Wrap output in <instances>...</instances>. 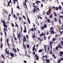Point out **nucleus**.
I'll use <instances>...</instances> for the list:
<instances>
[{
    "mask_svg": "<svg viewBox=\"0 0 63 63\" xmlns=\"http://www.w3.org/2000/svg\"><path fill=\"white\" fill-rule=\"evenodd\" d=\"M35 8H33V13H35L36 12V10H35Z\"/></svg>",
    "mask_w": 63,
    "mask_h": 63,
    "instance_id": "30",
    "label": "nucleus"
},
{
    "mask_svg": "<svg viewBox=\"0 0 63 63\" xmlns=\"http://www.w3.org/2000/svg\"><path fill=\"white\" fill-rule=\"evenodd\" d=\"M15 24H16V25H15V27H18V25H17V24H16V22H15Z\"/></svg>",
    "mask_w": 63,
    "mask_h": 63,
    "instance_id": "21",
    "label": "nucleus"
},
{
    "mask_svg": "<svg viewBox=\"0 0 63 63\" xmlns=\"http://www.w3.org/2000/svg\"><path fill=\"white\" fill-rule=\"evenodd\" d=\"M50 30H51V31H52V30H53V27H51L50 28Z\"/></svg>",
    "mask_w": 63,
    "mask_h": 63,
    "instance_id": "26",
    "label": "nucleus"
},
{
    "mask_svg": "<svg viewBox=\"0 0 63 63\" xmlns=\"http://www.w3.org/2000/svg\"><path fill=\"white\" fill-rule=\"evenodd\" d=\"M31 30L32 31H34V30H33V28H32L31 29Z\"/></svg>",
    "mask_w": 63,
    "mask_h": 63,
    "instance_id": "62",
    "label": "nucleus"
},
{
    "mask_svg": "<svg viewBox=\"0 0 63 63\" xmlns=\"http://www.w3.org/2000/svg\"><path fill=\"white\" fill-rule=\"evenodd\" d=\"M60 60L61 61L63 60V58H61Z\"/></svg>",
    "mask_w": 63,
    "mask_h": 63,
    "instance_id": "64",
    "label": "nucleus"
},
{
    "mask_svg": "<svg viewBox=\"0 0 63 63\" xmlns=\"http://www.w3.org/2000/svg\"><path fill=\"white\" fill-rule=\"evenodd\" d=\"M0 34L1 35H2V36H3V33L2 32H0Z\"/></svg>",
    "mask_w": 63,
    "mask_h": 63,
    "instance_id": "53",
    "label": "nucleus"
},
{
    "mask_svg": "<svg viewBox=\"0 0 63 63\" xmlns=\"http://www.w3.org/2000/svg\"><path fill=\"white\" fill-rule=\"evenodd\" d=\"M60 62H61V60H59L57 62V63H60Z\"/></svg>",
    "mask_w": 63,
    "mask_h": 63,
    "instance_id": "29",
    "label": "nucleus"
},
{
    "mask_svg": "<svg viewBox=\"0 0 63 63\" xmlns=\"http://www.w3.org/2000/svg\"><path fill=\"white\" fill-rule=\"evenodd\" d=\"M35 47H36V45H34L33 48H32V51H34L35 49V51L37 52V50H36V49L35 48Z\"/></svg>",
    "mask_w": 63,
    "mask_h": 63,
    "instance_id": "3",
    "label": "nucleus"
},
{
    "mask_svg": "<svg viewBox=\"0 0 63 63\" xmlns=\"http://www.w3.org/2000/svg\"><path fill=\"white\" fill-rule=\"evenodd\" d=\"M59 23H60V24L61 23V21L60 20V19H59Z\"/></svg>",
    "mask_w": 63,
    "mask_h": 63,
    "instance_id": "52",
    "label": "nucleus"
},
{
    "mask_svg": "<svg viewBox=\"0 0 63 63\" xmlns=\"http://www.w3.org/2000/svg\"><path fill=\"white\" fill-rule=\"evenodd\" d=\"M17 8H18V9H19L20 8H19V6H17L16 7Z\"/></svg>",
    "mask_w": 63,
    "mask_h": 63,
    "instance_id": "57",
    "label": "nucleus"
},
{
    "mask_svg": "<svg viewBox=\"0 0 63 63\" xmlns=\"http://www.w3.org/2000/svg\"><path fill=\"white\" fill-rule=\"evenodd\" d=\"M6 41H7V44L8 46V47H9V46H10V45H9V43H8L9 42V39L8 38H7V39Z\"/></svg>",
    "mask_w": 63,
    "mask_h": 63,
    "instance_id": "9",
    "label": "nucleus"
},
{
    "mask_svg": "<svg viewBox=\"0 0 63 63\" xmlns=\"http://www.w3.org/2000/svg\"><path fill=\"white\" fill-rule=\"evenodd\" d=\"M33 54L34 55L35 54V51L33 52Z\"/></svg>",
    "mask_w": 63,
    "mask_h": 63,
    "instance_id": "50",
    "label": "nucleus"
},
{
    "mask_svg": "<svg viewBox=\"0 0 63 63\" xmlns=\"http://www.w3.org/2000/svg\"><path fill=\"white\" fill-rule=\"evenodd\" d=\"M27 48H29V45L28 44H27Z\"/></svg>",
    "mask_w": 63,
    "mask_h": 63,
    "instance_id": "34",
    "label": "nucleus"
},
{
    "mask_svg": "<svg viewBox=\"0 0 63 63\" xmlns=\"http://www.w3.org/2000/svg\"><path fill=\"white\" fill-rule=\"evenodd\" d=\"M59 8L60 10L61 9H62V7H61V6H60V5L59 6Z\"/></svg>",
    "mask_w": 63,
    "mask_h": 63,
    "instance_id": "17",
    "label": "nucleus"
},
{
    "mask_svg": "<svg viewBox=\"0 0 63 63\" xmlns=\"http://www.w3.org/2000/svg\"><path fill=\"white\" fill-rule=\"evenodd\" d=\"M1 57H2V58H3L4 59H5V58H4V55H3V54H2V55H1Z\"/></svg>",
    "mask_w": 63,
    "mask_h": 63,
    "instance_id": "33",
    "label": "nucleus"
},
{
    "mask_svg": "<svg viewBox=\"0 0 63 63\" xmlns=\"http://www.w3.org/2000/svg\"><path fill=\"white\" fill-rule=\"evenodd\" d=\"M44 27L45 28H46L47 27V25L46 24H45L44 25Z\"/></svg>",
    "mask_w": 63,
    "mask_h": 63,
    "instance_id": "16",
    "label": "nucleus"
},
{
    "mask_svg": "<svg viewBox=\"0 0 63 63\" xmlns=\"http://www.w3.org/2000/svg\"><path fill=\"white\" fill-rule=\"evenodd\" d=\"M32 38H35V34H34L32 36Z\"/></svg>",
    "mask_w": 63,
    "mask_h": 63,
    "instance_id": "24",
    "label": "nucleus"
},
{
    "mask_svg": "<svg viewBox=\"0 0 63 63\" xmlns=\"http://www.w3.org/2000/svg\"><path fill=\"white\" fill-rule=\"evenodd\" d=\"M23 31L24 33H26V30H24Z\"/></svg>",
    "mask_w": 63,
    "mask_h": 63,
    "instance_id": "48",
    "label": "nucleus"
},
{
    "mask_svg": "<svg viewBox=\"0 0 63 63\" xmlns=\"http://www.w3.org/2000/svg\"><path fill=\"white\" fill-rule=\"evenodd\" d=\"M57 20V19H56V18H55V19H54L55 22H56Z\"/></svg>",
    "mask_w": 63,
    "mask_h": 63,
    "instance_id": "43",
    "label": "nucleus"
},
{
    "mask_svg": "<svg viewBox=\"0 0 63 63\" xmlns=\"http://www.w3.org/2000/svg\"><path fill=\"white\" fill-rule=\"evenodd\" d=\"M46 14L47 15H49V12H48V11H47V12L46 13Z\"/></svg>",
    "mask_w": 63,
    "mask_h": 63,
    "instance_id": "28",
    "label": "nucleus"
},
{
    "mask_svg": "<svg viewBox=\"0 0 63 63\" xmlns=\"http://www.w3.org/2000/svg\"><path fill=\"white\" fill-rule=\"evenodd\" d=\"M44 48L45 49V51L46 52L47 51V50L46 49V47L45 46V45H44Z\"/></svg>",
    "mask_w": 63,
    "mask_h": 63,
    "instance_id": "22",
    "label": "nucleus"
},
{
    "mask_svg": "<svg viewBox=\"0 0 63 63\" xmlns=\"http://www.w3.org/2000/svg\"><path fill=\"white\" fill-rule=\"evenodd\" d=\"M37 10H38V11H39H39H40V10H39V8H37Z\"/></svg>",
    "mask_w": 63,
    "mask_h": 63,
    "instance_id": "61",
    "label": "nucleus"
},
{
    "mask_svg": "<svg viewBox=\"0 0 63 63\" xmlns=\"http://www.w3.org/2000/svg\"><path fill=\"white\" fill-rule=\"evenodd\" d=\"M3 25L4 27H5V28H7V25L6 24V23H5V22L4 20H3Z\"/></svg>",
    "mask_w": 63,
    "mask_h": 63,
    "instance_id": "1",
    "label": "nucleus"
},
{
    "mask_svg": "<svg viewBox=\"0 0 63 63\" xmlns=\"http://www.w3.org/2000/svg\"><path fill=\"white\" fill-rule=\"evenodd\" d=\"M42 29H44L45 28V27H42Z\"/></svg>",
    "mask_w": 63,
    "mask_h": 63,
    "instance_id": "60",
    "label": "nucleus"
},
{
    "mask_svg": "<svg viewBox=\"0 0 63 63\" xmlns=\"http://www.w3.org/2000/svg\"><path fill=\"white\" fill-rule=\"evenodd\" d=\"M23 47H24V48H25V49H26V46H25L24 45V44H23Z\"/></svg>",
    "mask_w": 63,
    "mask_h": 63,
    "instance_id": "23",
    "label": "nucleus"
},
{
    "mask_svg": "<svg viewBox=\"0 0 63 63\" xmlns=\"http://www.w3.org/2000/svg\"><path fill=\"white\" fill-rule=\"evenodd\" d=\"M48 11H49V13H50V11H51V10L50 9H49Z\"/></svg>",
    "mask_w": 63,
    "mask_h": 63,
    "instance_id": "51",
    "label": "nucleus"
},
{
    "mask_svg": "<svg viewBox=\"0 0 63 63\" xmlns=\"http://www.w3.org/2000/svg\"><path fill=\"white\" fill-rule=\"evenodd\" d=\"M53 41H52L51 42H50V46L51 47V49H52V45H51V44H52L53 43Z\"/></svg>",
    "mask_w": 63,
    "mask_h": 63,
    "instance_id": "4",
    "label": "nucleus"
},
{
    "mask_svg": "<svg viewBox=\"0 0 63 63\" xmlns=\"http://www.w3.org/2000/svg\"><path fill=\"white\" fill-rule=\"evenodd\" d=\"M37 4V5H39V4H38V3H40V4L41 3V2H40L39 1H37L35 2Z\"/></svg>",
    "mask_w": 63,
    "mask_h": 63,
    "instance_id": "10",
    "label": "nucleus"
},
{
    "mask_svg": "<svg viewBox=\"0 0 63 63\" xmlns=\"http://www.w3.org/2000/svg\"><path fill=\"white\" fill-rule=\"evenodd\" d=\"M1 42H2V37H1Z\"/></svg>",
    "mask_w": 63,
    "mask_h": 63,
    "instance_id": "63",
    "label": "nucleus"
},
{
    "mask_svg": "<svg viewBox=\"0 0 63 63\" xmlns=\"http://www.w3.org/2000/svg\"><path fill=\"white\" fill-rule=\"evenodd\" d=\"M45 18L46 19V22H47L48 23H50V20H49V19H47V17H45Z\"/></svg>",
    "mask_w": 63,
    "mask_h": 63,
    "instance_id": "2",
    "label": "nucleus"
},
{
    "mask_svg": "<svg viewBox=\"0 0 63 63\" xmlns=\"http://www.w3.org/2000/svg\"><path fill=\"white\" fill-rule=\"evenodd\" d=\"M10 2H8V6H9V7H10Z\"/></svg>",
    "mask_w": 63,
    "mask_h": 63,
    "instance_id": "44",
    "label": "nucleus"
},
{
    "mask_svg": "<svg viewBox=\"0 0 63 63\" xmlns=\"http://www.w3.org/2000/svg\"><path fill=\"white\" fill-rule=\"evenodd\" d=\"M55 49L57 50H58V46H57L56 47Z\"/></svg>",
    "mask_w": 63,
    "mask_h": 63,
    "instance_id": "25",
    "label": "nucleus"
},
{
    "mask_svg": "<svg viewBox=\"0 0 63 63\" xmlns=\"http://www.w3.org/2000/svg\"><path fill=\"white\" fill-rule=\"evenodd\" d=\"M43 60H46V61H48V62H46V63H49L50 62H49V59L47 60L45 59H43Z\"/></svg>",
    "mask_w": 63,
    "mask_h": 63,
    "instance_id": "6",
    "label": "nucleus"
},
{
    "mask_svg": "<svg viewBox=\"0 0 63 63\" xmlns=\"http://www.w3.org/2000/svg\"><path fill=\"white\" fill-rule=\"evenodd\" d=\"M36 59L37 60H39V57H38V56H37L36 57Z\"/></svg>",
    "mask_w": 63,
    "mask_h": 63,
    "instance_id": "38",
    "label": "nucleus"
},
{
    "mask_svg": "<svg viewBox=\"0 0 63 63\" xmlns=\"http://www.w3.org/2000/svg\"><path fill=\"white\" fill-rule=\"evenodd\" d=\"M59 17V18H63V16H60Z\"/></svg>",
    "mask_w": 63,
    "mask_h": 63,
    "instance_id": "37",
    "label": "nucleus"
},
{
    "mask_svg": "<svg viewBox=\"0 0 63 63\" xmlns=\"http://www.w3.org/2000/svg\"><path fill=\"white\" fill-rule=\"evenodd\" d=\"M2 47H3V43H1V48H2Z\"/></svg>",
    "mask_w": 63,
    "mask_h": 63,
    "instance_id": "41",
    "label": "nucleus"
},
{
    "mask_svg": "<svg viewBox=\"0 0 63 63\" xmlns=\"http://www.w3.org/2000/svg\"><path fill=\"white\" fill-rule=\"evenodd\" d=\"M13 49L15 53H16V49L15 48H14Z\"/></svg>",
    "mask_w": 63,
    "mask_h": 63,
    "instance_id": "15",
    "label": "nucleus"
},
{
    "mask_svg": "<svg viewBox=\"0 0 63 63\" xmlns=\"http://www.w3.org/2000/svg\"><path fill=\"white\" fill-rule=\"evenodd\" d=\"M52 14H51L50 15V18H52Z\"/></svg>",
    "mask_w": 63,
    "mask_h": 63,
    "instance_id": "32",
    "label": "nucleus"
},
{
    "mask_svg": "<svg viewBox=\"0 0 63 63\" xmlns=\"http://www.w3.org/2000/svg\"><path fill=\"white\" fill-rule=\"evenodd\" d=\"M10 55L11 56H12V57H13V56H14V54L11 52H10Z\"/></svg>",
    "mask_w": 63,
    "mask_h": 63,
    "instance_id": "12",
    "label": "nucleus"
},
{
    "mask_svg": "<svg viewBox=\"0 0 63 63\" xmlns=\"http://www.w3.org/2000/svg\"><path fill=\"white\" fill-rule=\"evenodd\" d=\"M47 50H48V51H49V47H48V48L47 49Z\"/></svg>",
    "mask_w": 63,
    "mask_h": 63,
    "instance_id": "54",
    "label": "nucleus"
},
{
    "mask_svg": "<svg viewBox=\"0 0 63 63\" xmlns=\"http://www.w3.org/2000/svg\"><path fill=\"white\" fill-rule=\"evenodd\" d=\"M52 40L53 41H55V40H56V39L54 38L52 39Z\"/></svg>",
    "mask_w": 63,
    "mask_h": 63,
    "instance_id": "40",
    "label": "nucleus"
},
{
    "mask_svg": "<svg viewBox=\"0 0 63 63\" xmlns=\"http://www.w3.org/2000/svg\"><path fill=\"white\" fill-rule=\"evenodd\" d=\"M57 47H59V48H60L61 49V48H62V47L61 46V45L60 44Z\"/></svg>",
    "mask_w": 63,
    "mask_h": 63,
    "instance_id": "13",
    "label": "nucleus"
},
{
    "mask_svg": "<svg viewBox=\"0 0 63 63\" xmlns=\"http://www.w3.org/2000/svg\"><path fill=\"white\" fill-rule=\"evenodd\" d=\"M53 8L54 9H56V11H58V8L57 7H55L54 6H53Z\"/></svg>",
    "mask_w": 63,
    "mask_h": 63,
    "instance_id": "8",
    "label": "nucleus"
},
{
    "mask_svg": "<svg viewBox=\"0 0 63 63\" xmlns=\"http://www.w3.org/2000/svg\"><path fill=\"white\" fill-rule=\"evenodd\" d=\"M26 37H27V39H28V35H26Z\"/></svg>",
    "mask_w": 63,
    "mask_h": 63,
    "instance_id": "59",
    "label": "nucleus"
},
{
    "mask_svg": "<svg viewBox=\"0 0 63 63\" xmlns=\"http://www.w3.org/2000/svg\"><path fill=\"white\" fill-rule=\"evenodd\" d=\"M50 34H53V35H54V30H53L52 31H51L50 32Z\"/></svg>",
    "mask_w": 63,
    "mask_h": 63,
    "instance_id": "7",
    "label": "nucleus"
},
{
    "mask_svg": "<svg viewBox=\"0 0 63 63\" xmlns=\"http://www.w3.org/2000/svg\"><path fill=\"white\" fill-rule=\"evenodd\" d=\"M24 40H26V38H25V36H24Z\"/></svg>",
    "mask_w": 63,
    "mask_h": 63,
    "instance_id": "47",
    "label": "nucleus"
},
{
    "mask_svg": "<svg viewBox=\"0 0 63 63\" xmlns=\"http://www.w3.org/2000/svg\"><path fill=\"white\" fill-rule=\"evenodd\" d=\"M5 53H7V54H8V52H7V49H5Z\"/></svg>",
    "mask_w": 63,
    "mask_h": 63,
    "instance_id": "27",
    "label": "nucleus"
},
{
    "mask_svg": "<svg viewBox=\"0 0 63 63\" xmlns=\"http://www.w3.org/2000/svg\"><path fill=\"white\" fill-rule=\"evenodd\" d=\"M23 4H24L25 5H25H26V3L25 2H24L23 3Z\"/></svg>",
    "mask_w": 63,
    "mask_h": 63,
    "instance_id": "56",
    "label": "nucleus"
},
{
    "mask_svg": "<svg viewBox=\"0 0 63 63\" xmlns=\"http://www.w3.org/2000/svg\"><path fill=\"white\" fill-rule=\"evenodd\" d=\"M42 49H40L39 50V52H42Z\"/></svg>",
    "mask_w": 63,
    "mask_h": 63,
    "instance_id": "19",
    "label": "nucleus"
},
{
    "mask_svg": "<svg viewBox=\"0 0 63 63\" xmlns=\"http://www.w3.org/2000/svg\"><path fill=\"white\" fill-rule=\"evenodd\" d=\"M13 16H14V18H16V15H15V14H14Z\"/></svg>",
    "mask_w": 63,
    "mask_h": 63,
    "instance_id": "42",
    "label": "nucleus"
},
{
    "mask_svg": "<svg viewBox=\"0 0 63 63\" xmlns=\"http://www.w3.org/2000/svg\"><path fill=\"white\" fill-rule=\"evenodd\" d=\"M45 57H46V59H47V55H45Z\"/></svg>",
    "mask_w": 63,
    "mask_h": 63,
    "instance_id": "55",
    "label": "nucleus"
},
{
    "mask_svg": "<svg viewBox=\"0 0 63 63\" xmlns=\"http://www.w3.org/2000/svg\"><path fill=\"white\" fill-rule=\"evenodd\" d=\"M54 16H57L56 15V13L55 12L54 13Z\"/></svg>",
    "mask_w": 63,
    "mask_h": 63,
    "instance_id": "45",
    "label": "nucleus"
},
{
    "mask_svg": "<svg viewBox=\"0 0 63 63\" xmlns=\"http://www.w3.org/2000/svg\"><path fill=\"white\" fill-rule=\"evenodd\" d=\"M24 42L25 43V42H26V40H24V39H23V44H24Z\"/></svg>",
    "mask_w": 63,
    "mask_h": 63,
    "instance_id": "35",
    "label": "nucleus"
},
{
    "mask_svg": "<svg viewBox=\"0 0 63 63\" xmlns=\"http://www.w3.org/2000/svg\"><path fill=\"white\" fill-rule=\"evenodd\" d=\"M21 35H20V34L19 33L18 35V38H19V41H20V38L21 37Z\"/></svg>",
    "mask_w": 63,
    "mask_h": 63,
    "instance_id": "5",
    "label": "nucleus"
},
{
    "mask_svg": "<svg viewBox=\"0 0 63 63\" xmlns=\"http://www.w3.org/2000/svg\"><path fill=\"white\" fill-rule=\"evenodd\" d=\"M50 54H51L52 53V51L51 50L50 51Z\"/></svg>",
    "mask_w": 63,
    "mask_h": 63,
    "instance_id": "46",
    "label": "nucleus"
},
{
    "mask_svg": "<svg viewBox=\"0 0 63 63\" xmlns=\"http://www.w3.org/2000/svg\"><path fill=\"white\" fill-rule=\"evenodd\" d=\"M11 24H12L11 25L12 27H14V24L12 23H11Z\"/></svg>",
    "mask_w": 63,
    "mask_h": 63,
    "instance_id": "36",
    "label": "nucleus"
},
{
    "mask_svg": "<svg viewBox=\"0 0 63 63\" xmlns=\"http://www.w3.org/2000/svg\"><path fill=\"white\" fill-rule=\"evenodd\" d=\"M11 14L12 15L13 13V8H11Z\"/></svg>",
    "mask_w": 63,
    "mask_h": 63,
    "instance_id": "20",
    "label": "nucleus"
},
{
    "mask_svg": "<svg viewBox=\"0 0 63 63\" xmlns=\"http://www.w3.org/2000/svg\"><path fill=\"white\" fill-rule=\"evenodd\" d=\"M24 62L25 63H27V62L26 61H24Z\"/></svg>",
    "mask_w": 63,
    "mask_h": 63,
    "instance_id": "58",
    "label": "nucleus"
},
{
    "mask_svg": "<svg viewBox=\"0 0 63 63\" xmlns=\"http://www.w3.org/2000/svg\"><path fill=\"white\" fill-rule=\"evenodd\" d=\"M43 7V4L42 3L41 4V7Z\"/></svg>",
    "mask_w": 63,
    "mask_h": 63,
    "instance_id": "49",
    "label": "nucleus"
},
{
    "mask_svg": "<svg viewBox=\"0 0 63 63\" xmlns=\"http://www.w3.org/2000/svg\"><path fill=\"white\" fill-rule=\"evenodd\" d=\"M61 44H62V46L63 47V41H62L61 42Z\"/></svg>",
    "mask_w": 63,
    "mask_h": 63,
    "instance_id": "39",
    "label": "nucleus"
},
{
    "mask_svg": "<svg viewBox=\"0 0 63 63\" xmlns=\"http://www.w3.org/2000/svg\"><path fill=\"white\" fill-rule=\"evenodd\" d=\"M39 36L41 37V36H43V32H42L41 34H40Z\"/></svg>",
    "mask_w": 63,
    "mask_h": 63,
    "instance_id": "18",
    "label": "nucleus"
},
{
    "mask_svg": "<svg viewBox=\"0 0 63 63\" xmlns=\"http://www.w3.org/2000/svg\"><path fill=\"white\" fill-rule=\"evenodd\" d=\"M21 20V17H19V21H20Z\"/></svg>",
    "mask_w": 63,
    "mask_h": 63,
    "instance_id": "31",
    "label": "nucleus"
},
{
    "mask_svg": "<svg viewBox=\"0 0 63 63\" xmlns=\"http://www.w3.org/2000/svg\"><path fill=\"white\" fill-rule=\"evenodd\" d=\"M52 55L53 56L55 59H56V56H55V55H54V54H52Z\"/></svg>",
    "mask_w": 63,
    "mask_h": 63,
    "instance_id": "14",
    "label": "nucleus"
},
{
    "mask_svg": "<svg viewBox=\"0 0 63 63\" xmlns=\"http://www.w3.org/2000/svg\"><path fill=\"white\" fill-rule=\"evenodd\" d=\"M63 52L62 51H60V55L61 56H62L63 55Z\"/></svg>",
    "mask_w": 63,
    "mask_h": 63,
    "instance_id": "11",
    "label": "nucleus"
}]
</instances>
